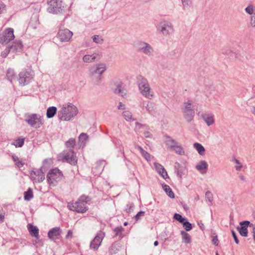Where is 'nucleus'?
I'll list each match as a JSON object with an SVG mask.
<instances>
[{"label": "nucleus", "instance_id": "obj_10", "mask_svg": "<svg viewBox=\"0 0 255 255\" xmlns=\"http://www.w3.org/2000/svg\"><path fill=\"white\" fill-rule=\"evenodd\" d=\"M47 10L51 13H58L62 10V1L61 0H48Z\"/></svg>", "mask_w": 255, "mask_h": 255}, {"label": "nucleus", "instance_id": "obj_53", "mask_svg": "<svg viewBox=\"0 0 255 255\" xmlns=\"http://www.w3.org/2000/svg\"><path fill=\"white\" fill-rule=\"evenodd\" d=\"M232 234L234 239L235 243L236 244H238L239 243V241L237 238V235H236L235 232L233 230L232 231Z\"/></svg>", "mask_w": 255, "mask_h": 255}, {"label": "nucleus", "instance_id": "obj_24", "mask_svg": "<svg viewBox=\"0 0 255 255\" xmlns=\"http://www.w3.org/2000/svg\"><path fill=\"white\" fill-rule=\"evenodd\" d=\"M27 229L28 230L30 234L36 239L39 238V230L37 227L34 226L33 225L29 224L27 225Z\"/></svg>", "mask_w": 255, "mask_h": 255}, {"label": "nucleus", "instance_id": "obj_9", "mask_svg": "<svg viewBox=\"0 0 255 255\" xmlns=\"http://www.w3.org/2000/svg\"><path fill=\"white\" fill-rule=\"evenodd\" d=\"M25 121L29 125L35 128H39L43 124L42 117L36 114L28 116Z\"/></svg>", "mask_w": 255, "mask_h": 255}, {"label": "nucleus", "instance_id": "obj_63", "mask_svg": "<svg viewBox=\"0 0 255 255\" xmlns=\"http://www.w3.org/2000/svg\"><path fill=\"white\" fill-rule=\"evenodd\" d=\"M135 125H136V128H141L142 127H143L144 126V125H142L140 123H135Z\"/></svg>", "mask_w": 255, "mask_h": 255}, {"label": "nucleus", "instance_id": "obj_42", "mask_svg": "<svg viewBox=\"0 0 255 255\" xmlns=\"http://www.w3.org/2000/svg\"><path fill=\"white\" fill-rule=\"evenodd\" d=\"M174 219L182 224L186 220V219L183 218L181 215L177 213L174 214Z\"/></svg>", "mask_w": 255, "mask_h": 255}, {"label": "nucleus", "instance_id": "obj_49", "mask_svg": "<svg viewBox=\"0 0 255 255\" xmlns=\"http://www.w3.org/2000/svg\"><path fill=\"white\" fill-rule=\"evenodd\" d=\"M235 162L236 164V165L235 167V169L237 171H240L243 167L242 164L239 161V160L236 159H235Z\"/></svg>", "mask_w": 255, "mask_h": 255}, {"label": "nucleus", "instance_id": "obj_19", "mask_svg": "<svg viewBox=\"0 0 255 255\" xmlns=\"http://www.w3.org/2000/svg\"><path fill=\"white\" fill-rule=\"evenodd\" d=\"M201 117L207 126L209 127L214 124V116L212 114L205 113L202 115Z\"/></svg>", "mask_w": 255, "mask_h": 255}, {"label": "nucleus", "instance_id": "obj_61", "mask_svg": "<svg viewBox=\"0 0 255 255\" xmlns=\"http://www.w3.org/2000/svg\"><path fill=\"white\" fill-rule=\"evenodd\" d=\"M135 148H136L137 149L139 150L140 153H141L144 150V149L141 146H140L139 145H136L135 146Z\"/></svg>", "mask_w": 255, "mask_h": 255}, {"label": "nucleus", "instance_id": "obj_59", "mask_svg": "<svg viewBox=\"0 0 255 255\" xmlns=\"http://www.w3.org/2000/svg\"><path fill=\"white\" fill-rule=\"evenodd\" d=\"M239 177L240 180H242V181H246V177L243 175L240 174Z\"/></svg>", "mask_w": 255, "mask_h": 255}, {"label": "nucleus", "instance_id": "obj_51", "mask_svg": "<svg viewBox=\"0 0 255 255\" xmlns=\"http://www.w3.org/2000/svg\"><path fill=\"white\" fill-rule=\"evenodd\" d=\"M183 7H186L188 6L191 3V0H181Z\"/></svg>", "mask_w": 255, "mask_h": 255}, {"label": "nucleus", "instance_id": "obj_64", "mask_svg": "<svg viewBox=\"0 0 255 255\" xmlns=\"http://www.w3.org/2000/svg\"><path fill=\"white\" fill-rule=\"evenodd\" d=\"M4 217V215L0 214V222H2L3 221Z\"/></svg>", "mask_w": 255, "mask_h": 255}, {"label": "nucleus", "instance_id": "obj_5", "mask_svg": "<svg viewBox=\"0 0 255 255\" xmlns=\"http://www.w3.org/2000/svg\"><path fill=\"white\" fill-rule=\"evenodd\" d=\"M181 110L185 120L188 122H191L195 116V112L192 106V102L188 100L183 103L181 107Z\"/></svg>", "mask_w": 255, "mask_h": 255}, {"label": "nucleus", "instance_id": "obj_48", "mask_svg": "<svg viewBox=\"0 0 255 255\" xmlns=\"http://www.w3.org/2000/svg\"><path fill=\"white\" fill-rule=\"evenodd\" d=\"M142 156L147 161H150V155L144 150L141 153Z\"/></svg>", "mask_w": 255, "mask_h": 255}, {"label": "nucleus", "instance_id": "obj_55", "mask_svg": "<svg viewBox=\"0 0 255 255\" xmlns=\"http://www.w3.org/2000/svg\"><path fill=\"white\" fill-rule=\"evenodd\" d=\"M5 5L2 2L0 3V13L3 12L5 10Z\"/></svg>", "mask_w": 255, "mask_h": 255}, {"label": "nucleus", "instance_id": "obj_17", "mask_svg": "<svg viewBox=\"0 0 255 255\" xmlns=\"http://www.w3.org/2000/svg\"><path fill=\"white\" fill-rule=\"evenodd\" d=\"M33 174L35 177L32 176L31 174V178L34 182H42L45 179V176L44 173L41 170H37L36 171H32Z\"/></svg>", "mask_w": 255, "mask_h": 255}, {"label": "nucleus", "instance_id": "obj_50", "mask_svg": "<svg viewBox=\"0 0 255 255\" xmlns=\"http://www.w3.org/2000/svg\"><path fill=\"white\" fill-rule=\"evenodd\" d=\"M10 52H11V50L10 49V48H9V47H7V48H6L5 49H4V51H3L1 52V56H2L3 57L5 58V57H6L7 56L8 54Z\"/></svg>", "mask_w": 255, "mask_h": 255}, {"label": "nucleus", "instance_id": "obj_38", "mask_svg": "<svg viewBox=\"0 0 255 255\" xmlns=\"http://www.w3.org/2000/svg\"><path fill=\"white\" fill-rule=\"evenodd\" d=\"M14 75H15L14 71L13 69H8L7 70V72H6V76L9 80L12 81V79H14Z\"/></svg>", "mask_w": 255, "mask_h": 255}, {"label": "nucleus", "instance_id": "obj_32", "mask_svg": "<svg viewBox=\"0 0 255 255\" xmlns=\"http://www.w3.org/2000/svg\"><path fill=\"white\" fill-rule=\"evenodd\" d=\"M162 188L164 191L166 193L168 196L171 198H174V194L172 191V189L169 187V186L167 185H162Z\"/></svg>", "mask_w": 255, "mask_h": 255}, {"label": "nucleus", "instance_id": "obj_13", "mask_svg": "<svg viewBox=\"0 0 255 255\" xmlns=\"http://www.w3.org/2000/svg\"><path fill=\"white\" fill-rule=\"evenodd\" d=\"M59 157L62 158L72 165H75L77 163V160L73 149H70L68 152L63 151L60 154Z\"/></svg>", "mask_w": 255, "mask_h": 255}, {"label": "nucleus", "instance_id": "obj_37", "mask_svg": "<svg viewBox=\"0 0 255 255\" xmlns=\"http://www.w3.org/2000/svg\"><path fill=\"white\" fill-rule=\"evenodd\" d=\"M75 139L74 138H70L66 142V145L67 148H69V150L70 149H72L75 145Z\"/></svg>", "mask_w": 255, "mask_h": 255}, {"label": "nucleus", "instance_id": "obj_29", "mask_svg": "<svg viewBox=\"0 0 255 255\" xmlns=\"http://www.w3.org/2000/svg\"><path fill=\"white\" fill-rule=\"evenodd\" d=\"M57 108L55 107L52 106L48 108L47 110L46 116L48 118H52L56 114Z\"/></svg>", "mask_w": 255, "mask_h": 255}, {"label": "nucleus", "instance_id": "obj_11", "mask_svg": "<svg viewBox=\"0 0 255 255\" xmlns=\"http://www.w3.org/2000/svg\"><path fill=\"white\" fill-rule=\"evenodd\" d=\"M105 236L104 232H99L94 239L91 242L90 245V249L93 251H97L101 245V243Z\"/></svg>", "mask_w": 255, "mask_h": 255}, {"label": "nucleus", "instance_id": "obj_20", "mask_svg": "<svg viewBox=\"0 0 255 255\" xmlns=\"http://www.w3.org/2000/svg\"><path fill=\"white\" fill-rule=\"evenodd\" d=\"M154 167L156 171L165 179L169 178L168 174L163 167V166L159 163H154Z\"/></svg>", "mask_w": 255, "mask_h": 255}, {"label": "nucleus", "instance_id": "obj_34", "mask_svg": "<svg viewBox=\"0 0 255 255\" xmlns=\"http://www.w3.org/2000/svg\"><path fill=\"white\" fill-rule=\"evenodd\" d=\"M24 198L26 201H29L33 197V192L31 188H28L27 191L24 193Z\"/></svg>", "mask_w": 255, "mask_h": 255}, {"label": "nucleus", "instance_id": "obj_44", "mask_svg": "<svg viewBox=\"0 0 255 255\" xmlns=\"http://www.w3.org/2000/svg\"><path fill=\"white\" fill-rule=\"evenodd\" d=\"M145 108L149 113H151L154 110V105L151 102H148Z\"/></svg>", "mask_w": 255, "mask_h": 255}, {"label": "nucleus", "instance_id": "obj_58", "mask_svg": "<svg viewBox=\"0 0 255 255\" xmlns=\"http://www.w3.org/2000/svg\"><path fill=\"white\" fill-rule=\"evenodd\" d=\"M183 166H181V165L179 163H178V162L175 163V169L176 171L178 170V169L181 168Z\"/></svg>", "mask_w": 255, "mask_h": 255}, {"label": "nucleus", "instance_id": "obj_36", "mask_svg": "<svg viewBox=\"0 0 255 255\" xmlns=\"http://www.w3.org/2000/svg\"><path fill=\"white\" fill-rule=\"evenodd\" d=\"M12 158L15 164L19 167L20 168L22 167L24 165V163L22 162V161L17 156L15 155H12Z\"/></svg>", "mask_w": 255, "mask_h": 255}, {"label": "nucleus", "instance_id": "obj_6", "mask_svg": "<svg viewBox=\"0 0 255 255\" xmlns=\"http://www.w3.org/2000/svg\"><path fill=\"white\" fill-rule=\"evenodd\" d=\"M133 46L137 51L142 53L148 56H150L153 54V48L147 42L138 41L134 43Z\"/></svg>", "mask_w": 255, "mask_h": 255}, {"label": "nucleus", "instance_id": "obj_33", "mask_svg": "<svg viewBox=\"0 0 255 255\" xmlns=\"http://www.w3.org/2000/svg\"><path fill=\"white\" fill-rule=\"evenodd\" d=\"M181 234L182 237V240L185 244H189L191 242V237L186 232L182 231Z\"/></svg>", "mask_w": 255, "mask_h": 255}, {"label": "nucleus", "instance_id": "obj_45", "mask_svg": "<svg viewBox=\"0 0 255 255\" xmlns=\"http://www.w3.org/2000/svg\"><path fill=\"white\" fill-rule=\"evenodd\" d=\"M249 25L251 27L255 28V13L250 16Z\"/></svg>", "mask_w": 255, "mask_h": 255}, {"label": "nucleus", "instance_id": "obj_40", "mask_svg": "<svg viewBox=\"0 0 255 255\" xmlns=\"http://www.w3.org/2000/svg\"><path fill=\"white\" fill-rule=\"evenodd\" d=\"M183 227L185 229L186 231H190L192 228V226L191 224H190L189 222L187 221V219L182 223Z\"/></svg>", "mask_w": 255, "mask_h": 255}, {"label": "nucleus", "instance_id": "obj_21", "mask_svg": "<svg viewBox=\"0 0 255 255\" xmlns=\"http://www.w3.org/2000/svg\"><path fill=\"white\" fill-rule=\"evenodd\" d=\"M60 228L55 227L49 230L48 233V237L50 239L55 240L58 238V237L60 235Z\"/></svg>", "mask_w": 255, "mask_h": 255}, {"label": "nucleus", "instance_id": "obj_46", "mask_svg": "<svg viewBox=\"0 0 255 255\" xmlns=\"http://www.w3.org/2000/svg\"><path fill=\"white\" fill-rule=\"evenodd\" d=\"M205 197L207 201H208L210 203L212 202L213 200V195L210 191H208L206 192Z\"/></svg>", "mask_w": 255, "mask_h": 255}, {"label": "nucleus", "instance_id": "obj_39", "mask_svg": "<svg viewBox=\"0 0 255 255\" xmlns=\"http://www.w3.org/2000/svg\"><path fill=\"white\" fill-rule=\"evenodd\" d=\"M93 40L94 42L97 44H102L103 42V39L99 35H95L92 37Z\"/></svg>", "mask_w": 255, "mask_h": 255}, {"label": "nucleus", "instance_id": "obj_62", "mask_svg": "<svg viewBox=\"0 0 255 255\" xmlns=\"http://www.w3.org/2000/svg\"><path fill=\"white\" fill-rule=\"evenodd\" d=\"M144 135L146 138H148L150 137V132L149 131H145L144 132Z\"/></svg>", "mask_w": 255, "mask_h": 255}, {"label": "nucleus", "instance_id": "obj_60", "mask_svg": "<svg viewBox=\"0 0 255 255\" xmlns=\"http://www.w3.org/2000/svg\"><path fill=\"white\" fill-rule=\"evenodd\" d=\"M253 239L255 241V225H253Z\"/></svg>", "mask_w": 255, "mask_h": 255}, {"label": "nucleus", "instance_id": "obj_27", "mask_svg": "<svg viewBox=\"0 0 255 255\" xmlns=\"http://www.w3.org/2000/svg\"><path fill=\"white\" fill-rule=\"evenodd\" d=\"M193 147L197 150L200 155L202 156L205 155V149L202 144L195 142L193 144Z\"/></svg>", "mask_w": 255, "mask_h": 255}, {"label": "nucleus", "instance_id": "obj_30", "mask_svg": "<svg viewBox=\"0 0 255 255\" xmlns=\"http://www.w3.org/2000/svg\"><path fill=\"white\" fill-rule=\"evenodd\" d=\"M122 115L124 119L128 122L134 121L135 120L132 118V113L129 111H125L123 112Z\"/></svg>", "mask_w": 255, "mask_h": 255}, {"label": "nucleus", "instance_id": "obj_25", "mask_svg": "<svg viewBox=\"0 0 255 255\" xmlns=\"http://www.w3.org/2000/svg\"><path fill=\"white\" fill-rule=\"evenodd\" d=\"M22 47L21 42L20 41H16L9 48L11 50V52L14 53L20 51L22 49Z\"/></svg>", "mask_w": 255, "mask_h": 255}, {"label": "nucleus", "instance_id": "obj_57", "mask_svg": "<svg viewBox=\"0 0 255 255\" xmlns=\"http://www.w3.org/2000/svg\"><path fill=\"white\" fill-rule=\"evenodd\" d=\"M72 237V232L70 230H69L67 235L66 236V239H69V238Z\"/></svg>", "mask_w": 255, "mask_h": 255}, {"label": "nucleus", "instance_id": "obj_16", "mask_svg": "<svg viewBox=\"0 0 255 255\" xmlns=\"http://www.w3.org/2000/svg\"><path fill=\"white\" fill-rule=\"evenodd\" d=\"M240 225H241V227H238L237 229L239 231L240 235L243 237H247L248 234L247 227L249 226L250 227L253 226V224H251L249 221H245L240 222Z\"/></svg>", "mask_w": 255, "mask_h": 255}, {"label": "nucleus", "instance_id": "obj_4", "mask_svg": "<svg viewBox=\"0 0 255 255\" xmlns=\"http://www.w3.org/2000/svg\"><path fill=\"white\" fill-rule=\"evenodd\" d=\"M107 67L104 63H99L91 67L89 75L93 80L99 82L102 78V74L106 70Z\"/></svg>", "mask_w": 255, "mask_h": 255}, {"label": "nucleus", "instance_id": "obj_28", "mask_svg": "<svg viewBox=\"0 0 255 255\" xmlns=\"http://www.w3.org/2000/svg\"><path fill=\"white\" fill-rule=\"evenodd\" d=\"M88 136L86 133H82L79 136V144L80 146H84L88 140Z\"/></svg>", "mask_w": 255, "mask_h": 255}, {"label": "nucleus", "instance_id": "obj_41", "mask_svg": "<svg viewBox=\"0 0 255 255\" xmlns=\"http://www.w3.org/2000/svg\"><path fill=\"white\" fill-rule=\"evenodd\" d=\"M24 138H19L16 140L13 144L16 147H22L24 144Z\"/></svg>", "mask_w": 255, "mask_h": 255}, {"label": "nucleus", "instance_id": "obj_14", "mask_svg": "<svg viewBox=\"0 0 255 255\" xmlns=\"http://www.w3.org/2000/svg\"><path fill=\"white\" fill-rule=\"evenodd\" d=\"M33 79V75L30 71L27 70L21 72L19 74L18 82L20 85L23 86L28 84Z\"/></svg>", "mask_w": 255, "mask_h": 255}, {"label": "nucleus", "instance_id": "obj_3", "mask_svg": "<svg viewBox=\"0 0 255 255\" xmlns=\"http://www.w3.org/2000/svg\"><path fill=\"white\" fill-rule=\"evenodd\" d=\"M139 90L141 95L148 99H152L154 97V93L151 89L147 80L141 77L138 83Z\"/></svg>", "mask_w": 255, "mask_h": 255}, {"label": "nucleus", "instance_id": "obj_43", "mask_svg": "<svg viewBox=\"0 0 255 255\" xmlns=\"http://www.w3.org/2000/svg\"><path fill=\"white\" fill-rule=\"evenodd\" d=\"M185 171V168L184 167H182L180 169H178V170L176 171L177 176L179 178H181L182 177V175L184 174V172Z\"/></svg>", "mask_w": 255, "mask_h": 255}, {"label": "nucleus", "instance_id": "obj_2", "mask_svg": "<svg viewBox=\"0 0 255 255\" xmlns=\"http://www.w3.org/2000/svg\"><path fill=\"white\" fill-rule=\"evenodd\" d=\"M157 30L163 36L167 37L172 34L174 31L172 23L166 20H161L156 25Z\"/></svg>", "mask_w": 255, "mask_h": 255}, {"label": "nucleus", "instance_id": "obj_22", "mask_svg": "<svg viewBox=\"0 0 255 255\" xmlns=\"http://www.w3.org/2000/svg\"><path fill=\"white\" fill-rule=\"evenodd\" d=\"M164 141L166 145L167 146V148L170 150L172 149L178 143L175 139L172 138L171 136L168 135H165L164 136Z\"/></svg>", "mask_w": 255, "mask_h": 255}, {"label": "nucleus", "instance_id": "obj_7", "mask_svg": "<svg viewBox=\"0 0 255 255\" xmlns=\"http://www.w3.org/2000/svg\"><path fill=\"white\" fill-rule=\"evenodd\" d=\"M87 197L81 196L78 201L68 205L71 210L79 213H84L87 210Z\"/></svg>", "mask_w": 255, "mask_h": 255}, {"label": "nucleus", "instance_id": "obj_1", "mask_svg": "<svg viewBox=\"0 0 255 255\" xmlns=\"http://www.w3.org/2000/svg\"><path fill=\"white\" fill-rule=\"evenodd\" d=\"M58 108L57 117L60 121H70L78 113V109L77 107L71 103H66L60 105Z\"/></svg>", "mask_w": 255, "mask_h": 255}, {"label": "nucleus", "instance_id": "obj_47", "mask_svg": "<svg viewBox=\"0 0 255 255\" xmlns=\"http://www.w3.org/2000/svg\"><path fill=\"white\" fill-rule=\"evenodd\" d=\"M115 93L116 94H120L122 96H123L124 92L121 85L117 86V88L115 89Z\"/></svg>", "mask_w": 255, "mask_h": 255}, {"label": "nucleus", "instance_id": "obj_52", "mask_svg": "<svg viewBox=\"0 0 255 255\" xmlns=\"http://www.w3.org/2000/svg\"><path fill=\"white\" fill-rule=\"evenodd\" d=\"M144 215V212L140 211L135 216V218L136 220H138L140 219L141 216H143Z\"/></svg>", "mask_w": 255, "mask_h": 255}, {"label": "nucleus", "instance_id": "obj_23", "mask_svg": "<svg viewBox=\"0 0 255 255\" xmlns=\"http://www.w3.org/2000/svg\"><path fill=\"white\" fill-rule=\"evenodd\" d=\"M196 168L201 174L205 173L208 168V164L206 161L201 160L196 165Z\"/></svg>", "mask_w": 255, "mask_h": 255}, {"label": "nucleus", "instance_id": "obj_35", "mask_svg": "<svg viewBox=\"0 0 255 255\" xmlns=\"http://www.w3.org/2000/svg\"><path fill=\"white\" fill-rule=\"evenodd\" d=\"M255 7L253 4H250L245 8V10L247 13L252 16L255 13Z\"/></svg>", "mask_w": 255, "mask_h": 255}, {"label": "nucleus", "instance_id": "obj_56", "mask_svg": "<svg viewBox=\"0 0 255 255\" xmlns=\"http://www.w3.org/2000/svg\"><path fill=\"white\" fill-rule=\"evenodd\" d=\"M118 109L119 110H124L125 109V105L123 104L121 102H120L118 106Z\"/></svg>", "mask_w": 255, "mask_h": 255}, {"label": "nucleus", "instance_id": "obj_26", "mask_svg": "<svg viewBox=\"0 0 255 255\" xmlns=\"http://www.w3.org/2000/svg\"><path fill=\"white\" fill-rule=\"evenodd\" d=\"M121 247V245L120 243L115 242L111 245L110 248L109 249V252L111 254H115L117 253Z\"/></svg>", "mask_w": 255, "mask_h": 255}, {"label": "nucleus", "instance_id": "obj_12", "mask_svg": "<svg viewBox=\"0 0 255 255\" xmlns=\"http://www.w3.org/2000/svg\"><path fill=\"white\" fill-rule=\"evenodd\" d=\"M14 35L13 34V30L12 28H8L4 30L2 33L0 34V43L7 44L10 41L13 39Z\"/></svg>", "mask_w": 255, "mask_h": 255}, {"label": "nucleus", "instance_id": "obj_15", "mask_svg": "<svg viewBox=\"0 0 255 255\" xmlns=\"http://www.w3.org/2000/svg\"><path fill=\"white\" fill-rule=\"evenodd\" d=\"M73 36V32L68 29H60L57 34V37L61 42L69 41Z\"/></svg>", "mask_w": 255, "mask_h": 255}, {"label": "nucleus", "instance_id": "obj_54", "mask_svg": "<svg viewBox=\"0 0 255 255\" xmlns=\"http://www.w3.org/2000/svg\"><path fill=\"white\" fill-rule=\"evenodd\" d=\"M212 242L214 245L216 246L218 245L219 241L217 236H215L213 237Z\"/></svg>", "mask_w": 255, "mask_h": 255}, {"label": "nucleus", "instance_id": "obj_18", "mask_svg": "<svg viewBox=\"0 0 255 255\" xmlns=\"http://www.w3.org/2000/svg\"><path fill=\"white\" fill-rule=\"evenodd\" d=\"M100 59L98 53L94 52L92 54L85 55L83 57V60L85 63H91Z\"/></svg>", "mask_w": 255, "mask_h": 255}, {"label": "nucleus", "instance_id": "obj_31", "mask_svg": "<svg viewBox=\"0 0 255 255\" xmlns=\"http://www.w3.org/2000/svg\"><path fill=\"white\" fill-rule=\"evenodd\" d=\"M171 150L181 155H184L185 154L184 148L181 145L179 144L178 143H177V144L176 145V146L173 148H172Z\"/></svg>", "mask_w": 255, "mask_h": 255}, {"label": "nucleus", "instance_id": "obj_8", "mask_svg": "<svg viewBox=\"0 0 255 255\" xmlns=\"http://www.w3.org/2000/svg\"><path fill=\"white\" fill-rule=\"evenodd\" d=\"M63 178V174L57 168L50 170L47 175V180L50 184L55 185Z\"/></svg>", "mask_w": 255, "mask_h": 255}]
</instances>
